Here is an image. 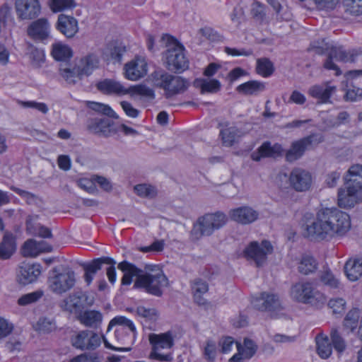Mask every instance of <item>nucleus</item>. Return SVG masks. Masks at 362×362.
Instances as JSON below:
<instances>
[{"mask_svg": "<svg viewBox=\"0 0 362 362\" xmlns=\"http://www.w3.org/2000/svg\"><path fill=\"white\" fill-rule=\"evenodd\" d=\"M254 308L260 311L274 312L282 309L279 298L275 294L263 292L252 300Z\"/></svg>", "mask_w": 362, "mask_h": 362, "instance_id": "15", "label": "nucleus"}, {"mask_svg": "<svg viewBox=\"0 0 362 362\" xmlns=\"http://www.w3.org/2000/svg\"><path fill=\"white\" fill-rule=\"evenodd\" d=\"M75 6L74 0H51L49 6L52 11L58 12Z\"/></svg>", "mask_w": 362, "mask_h": 362, "instance_id": "55", "label": "nucleus"}, {"mask_svg": "<svg viewBox=\"0 0 362 362\" xmlns=\"http://www.w3.org/2000/svg\"><path fill=\"white\" fill-rule=\"evenodd\" d=\"M43 296V292L36 291L30 293L23 295L18 300V305L21 306L28 305L29 304L37 302Z\"/></svg>", "mask_w": 362, "mask_h": 362, "instance_id": "52", "label": "nucleus"}, {"mask_svg": "<svg viewBox=\"0 0 362 362\" xmlns=\"http://www.w3.org/2000/svg\"><path fill=\"white\" fill-rule=\"evenodd\" d=\"M216 350L215 342L211 340H208L204 350V358L209 361H213L216 357Z\"/></svg>", "mask_w": 362, "mask_h": 362, "instance_id": "62", "label": "nucleus"}, {"mask_svg": "<svg viewBox=\"0 0 362 362\" xmlns=\"http://www.w3.org/2000/svg\"><path fill=\"white\" fill-rule=\"evenodd\" d=\"M289 182L296 191L305 192L311 186L312 177L309 172L301 168H295L290 173Z\"/></svg>", "mask_w": 362, "mask_h": 362, "instance_id": "17", "label": "nucleus"}, {"mask_svg": "<svg viewBox=\"0 0 362 362\" xmlns=\"http://www.w3.org/2000/svg\"><path fill=\"white\" fill-rule=\"evenodd\" d=\"M16 243L15 236L11 233H5L0 243V259H7L15 252Z\"/></svg>", "mask_w": 362, "mask_h": 362, "instance_id": "28", "label": "nucleus"}, {"mask_svg": "<svg viewBox=\"0 0 362 362\" xmlns=\"http://www.w3.org/2000/svg\"><path fill=\"white\" fill-rule=\"evenodd\" d=\"M13 17L12 16V9L7 4H4L0 8V23H7L12 21Z\"/></svg>", "mask_w": 362, "mask_h": 362, "instance_id": "63", "label": "nucleus"}, {"mask_svg": "<svg viewBox=\"0 0 362 362\" xmlns=\"http://www.w3.org/2000/svg\"><path fill=\"white\" fill-rule=\"evenodd\" d=\"M291 295L296 300L303 303H315V301L324 304L325 296L314 290L310 282H299L291 288Z\"/></svg>", "mask_w": 362, "mask_h": 362, "instance_id": "8", "label": "nucleus"}, {"mask_svg": "<svg viewBox=\"0 0 362 362\" xmlns=\"http://www.w3.org/2000/svg\"><path fill=\"white\" fill-rule=\"evenodd\" d=\"M346 189H339L338 192V204L342 208L353 207L361 201L360 194L362 192V165H352L345 177Z\"/></svg>", "mask_w": 362, "mask_h": 362, "instance_id": "4", "label": "nucleus"}, {"mask_svg": "<svg viewBox=\"0 0 362 362\" xmlns=\"http://www.w3.org/2000/svg\"><path fill=\"white\" fill-rule=\"evenodd\" d=\"M273 247L267 240H264L259 244L257 242H252L245 250L244 255L247 259L253 260L257 267L262 266L268 254L272 252Z\"/></svg>", "mask_w": 362, "mask_h": 362, "instance_id": "11", "label": "nucleus"}, {"mask_svg": "<svg viewBox=\"0 0 362 362\" xmlns=\"http://www.w3.org/2000/svg\"><path fill=\"white\" fill-rule=\"evenodd\" d=\"M97 88L106 94L115 93L117 95H125L129 90L119 82L111 79H105L96 85Z\"/></svg>", "mask_w": 362, "mask_h": 362, "instance_id": "29", "label": "nucleus"}, {"mask_svg": "<svg viewBox=\"0 0 362 362\" xmlns=\"http://www.w3.org/2000/svg\"><path fill=\"white\" fill-rule=\"evenodd\" d=\"M136 313L139 316L148 320H155L157 316V311L154 308H146L144 306H139L136 309Z\"/></svg>", "mask_w": 362, "mask_h": 362, "instance_id": "59", "label": "nucleus"}, {"mask_svg": "<svg viewBox=\"0 0 362 362\" xmlns=\"http://www.w3.org/2000/svg\"><path fill=\"white\" fill-rule=\"evenodd\" d=\"M227 221V216L221 211L206 214L198 218L194 223L191 235L194 240H199L202 236H209L214 230L225 226Z\"/></svg>", "mask_w": 362, "mask_h": 362, "instance_id": "6", "label": "nucleus"}, {"mask_svg": "<svg viewBox=\"0 0 362 362\" xmlns=\"http://www.w3.org/2000/svg\"><path fill=\"white\" fill-rule=\"evenodd\" d=\"M52 276L48 279L49 288L57 294H62L74 287L76 278L75 273L71 270L59 272L58 270H52Z\"/></svg>", "mask_w": 362, "mask_h": 362, "instance_id": "9", "label": "nucleus"}, {"mask_svg": "<svg viewBox=\"0 0 362 362\" xmlns=\"http://www.w3.org/2000/svg\"><path fill=\"white\" fill-rule=\"evenodd\" d=\"M199 32L206 39L211 41L220 40L222 38V37L217 32L214 31L209 27H205L204 28L200 29Z\"/></svg>", "mask_w": 362, "mask_h": 362, "instance_id": "64", "label": "nucleus"}, {"mask_svg": "<svg viewBox=\"0 0 362 362\" xmlns=\"http://www.w3.org/2000/svg\"><path fill=\"white\" fill-rule=\"evenodd\" d=\"M265 88L263 83L257 81H250L238 86L237 90L245 95H252L262 91Z\"/></svg>", "mask_w": 362, "mask_h": 362, "instance_id": "41", "label": "nucleus"}, {"mask_svg": "<svg viewBox=\"0 0 362 362\" xmlns=\"http://www.w3.org/2000/svg\"><path fill=\"white\" fill-rule=\"evenodd\" d=\"M283 148L279 144L272 145L270 142H264L257 149L251 154V158L255 161H259L262 158H276L281 156Z\"/></svg>", "mask_w": 362, "mask_h": 362, "instance_id": "20", "label": "nucleus"}, {"mask_svg": "<svg viewBox=\"0 0 362 362\" xmlns=\"http://www.w3.org/2000/svg\"><path fill=\"white\" fill-rule=\"evenodd\" d=\"M360 318V311L357 308H354L349 311L344 320V326L346 328L350 329L354 331L358 324Z\"/></svg>", "mask_w": 362, "mask_h": 362, "instance_id": "47", "label": "nucleus"}, {"mask_svg": "<svg viewBox=\"0 0 362 362\" xmlns=\"http://www.w3.org/2000/svg\"><path fill=\"white\" fill-rule=\"evenodd\" d=\"M113 122L107 118H95L92 119L88 125V130L100 136H109L112 132Z\"/></svg>", "mask_w": 362, "mask_h": 362, "instance_id": "24", "label": "nucleus"}, {"mask_svg": "<svg viewBox=\"0 0 362 362\" xmlns=\"http://www.w3.org/2000/svg\"><path fill=\"white\" fill-rule=\"evenodd\" d=\"M125 77L131 81H136L147 74V63L144 59L136 57L124 66Z\"/></svg>", "mask_w": 362, "mask_h": 362, "instance_id": "19", "label": "nucleus"}, {"mask_svg": "<svg viewBox=\"0 0 362 362\" xmlns=\"http://www.w3.org/2000/svg\"><path fill=\"white\" fill-rule=\"evenodd\" d=\"M346 11L354 16L362 15V0H344Z\"/></svg>", "mask_w": 362, "mask_h": 362, "instance_id": "53", "label": "nucleus"}, {"mask_svg": "<svg viewBox=\"0 0 362 362\" xmlns=\"http://www.w3.org/2000/svg\"><path fill=\"white\" fill-rule=\"evenodd\" d=\"M50 251H52V247L45 242H37L33 239H29L25 242L21 249L24 257H36L41 252Z\"/></svg>", "mask_w": 362, "mask_h": 362, "instance_id": "23", "label": "nucleus"}, {"mask_svg": "<svg viewBox=\"0 0 362 362\" xmlns=\"http://www.w3.org/2000/svg\"><path fill=\"white\" fill-rule=\"evenodd\" d=\"M78 318L85 326L96 328L101 324L103 315L99 311L86 310L81 313Z\"/></svg>", "mask_w": 362, "mask_h": 362, "instance_id": "32", "label": "nucleus"}, {"mask_svg": "<svg viewBox=\"0 0 362 362\" xmlns=\"http://www.w3.org/2000/svg\"><path fill=\"white\" fill-rule=\"evenodd\" d=\"M16 10L21 20H33L37 18L41 6L38 0H16Z\"/></svg>", "mask_w": 362, "mask_h": 362, "instance_id": "14", "label": "nucleus"}, {"mask_svg": "<svg viewBox=\"0 0 362 362\" xmlns=\"http://www.w3.org/2000/svg\"><path fill=\"white\" fill-rule=\"evenodd\" d=\"M166 50L163 53L165 67L170 71L181 73L189 66V61L185 54V48L176 39L169 35L162 37Z\"/></svg>", "mask_w": 362, "mask_h": 362, "instance_id": "5", "label": "nucleus"}, {"mask_svg": "<svg viewBox=\"0 0 362 362\" xmlns=\"http://www.w3.org/2000/svg\"><path fill=\"white\" fill-rule=\"evenodd\" d=\"M127 90L129 93H133L149 98H153L155 96L153 90L145 85L132 86Z\"/></svg>", "mask_w": 362, "mask_h": 362, "instance_id": "56", "label": "nucleus"}, {"mask_svg": "<svg viewBox=\"0 0 362 362\" xmlns=\"http://www.w3.org/2000/svg\"><path fill=\"white\" fill-rule=\"evenodd\" d=\"M244 133L235 127L226 125L220 132L222 143L226 146H232Z\"/></svg>", "mask_w": 362, "mask_h": 362, "instance_id": "31", "label": "nucleus"}, {"mask_svg": "<svg viewBox=\"0 0 362 362\" xmlns=\"http://www.w3.org/2000/svg\"><path fill=\"white\" fill-rule=\"evenodd\" d=\"M27 54L31 60L33 66L39 68L42 63L45 62L44 51L35 47L30 42H26Z\"/></svg>", "mask_w": 362, "mask_h": 362, "instance_id": "37", "label": "nucleus"}, {"mask_svg": "<svg viewBox=\"0 0 362 362\" xmlns=\"http://www.w3.org/2000/svg\"><path fill=\"white\" fill-rule=\"evenodd\" d=\"M28 35L35 41H42L49 37L47 24H30L27 29Z\"/></svg>", "mask_w": 362, "mask_h": 362, "instance_id": "36", "label": "nucleus"}, {"mask_svg": "<svg viewBox=\"0 0 362 362\" xmlns=\"http://www.w3.org/2000/svg\"><path fill=\"white\" fill-rule=\"evenodd\" d=\"M321 141L320 137L318 138L317 135L313 134L292 143L290 149L286 153V160L293 162L298 160L313 143L317 144Z\"/></svg>", "mask_w": 362, "mask_h": 362, "instance_id": "13", "label": "nucleus"}, {"mask_svg": "<svg viewBox=\"0 0 362 362\" xmlns=\"http://www.w3.org/2000/svg\"><path fill=\"white\" fill-rule=\"evenodd\" d=\"M330 337L335 350L339 353L343 352L346 349V342L337 329H332Z\"/></svg>", "mask_w": 362, "mask_h": 362, "instance_id": "49", "label": "nucleus"}, {"mask_svg": "<svg viewBox=\"0 0 362 362\" xmlns=\"http://www.w3.org/2000/svg\"><path fill=\"white\" fill-rule=\"evenodd\" d=\"M332 45L326 42L325 39L312 42L307 48V52H314L315 54L322 55L330 51Z\"/></svg>", "mask_w": 362, "mask_h": 362, "instance_id": "48", "label": "nucleus"}, {"mask_svg": "<svg viewBox=\"0 0 362 362\" xmlns=\"http://www.w3.org/2000/svg\"><path fill=\"white\" fill-rule=\"evenodd\" d=\"M115 263V260L108 257H103L100 258L93 259L89 264H83L85 270L84 279L88 285H89L93 279L94 275L98 271L101 269L103 264H112Z\"/></svg>", "mask_w": 362, "mask_h": 362, "instance_id": "25", "label": "nucleus"}, {"mask_svg": "<svg viewBox=\"0 0 362 362\" xmlns=\"http://www.w3.org/2000/svg\"><path fill=\"white\" fill-rule=\"evenodd\" d=\"M11 189L24 199L28 204H39L41 203L40 198L31 192L21 189L16 187H11Z\"/></svg>", "mask_w": 362, "mask_h": 362, "instance_id": "51", "label": "nucleus"}, {"mask_svg": "<svg viewBox=\"0 0 362 362\" xmlns=\"http://www.w3.org/2000/svg\"><path fill=\"white\" fill-rule=\"evenodd\" d=\"M302 221L305 235L318 241L344 235L351 227L349 216L336 208L321 209L315 216L305 213Z\"/></svg>", "mask_w": 362, "mask_h": 362, "instance_id": "1", "label": "nucleus"}, {"mask_svg": "<svg viewBox=\"0 0 362 362\" xmlns=\"http://www.w3.org/2000/svg\"><path fill=\"white\" fill-rule=\"evenodd\" d=\"M127 51L126 45L119 41H112L108 43L103 50V55L107 59H112L120 62L122 57Z\"/></svg>", "mask_w": 362, "mask_h": 362, "instance_id": "26", "label": "nucleus"}, {"mask_svg": "<svg viewBox=\"0 0 362 362\" xmlns=\"http://www.w3.org/2000/svg\"><path fill=\"white\" fill-rule=\"evenodd\" d=\"M317 351L322 358H327L332 354V346L327 337H316Z\"/></svg>", "mask_w": 362, "mask_h": 362, "instance_id": "42", "label": "nucleus"}, {"mask_svg": "<svg viewBox=\"0 0 362 362\" xmlns=\"http://www.w3.org/2000/svg\"><path fill=\"white\" fill-rule=\"evenodd\" d=\"M238 351H240L245 359L251 358L257 350V345L248 338H245L243 344L236 342Z\"/></svg>", "mask_w": 362, "mask_h": 362, "instance_id": "40", "label": "nucleus"}, {"mask_svg": "<svg viewBox=\"0 0 362 362\" xmlns=\"http://www.w3.org/2000/svg\"><path fill=\"white\" fill-rule=\"evenodd\" d=\"M344 99L346 101H356L362 99V88L354 87L347 90L346 94L344 96Z\"/></svg>", "mask_w": 362, "mask_h": 362, "instance_id": "61", "label": "nucleus"}, {"mask_svg": "<svg viewBox=\"0 0 362 362\" xmlns=\"http://www.w3.org/2000/svg\"><path fill=\"white\" fill-rule=\"evenodd\" d=\"M334 58L343 62H354L355 56L354 54L346 52L342 47H335L332 45L329 51Z\"/></svg>", "mask_w": 362, "mask_h": 362, "instance_id": "46", "label": "nucleus"}, {"mask_svg": "<svg viewBox=\"0 0 362 362\" xmlns=\"http://www.w3.org/2000/svg\"><path fill=\"white\" fill-rule=\"evenodd\" d=\"M336 86H331L329 82H326L320 85H315L310 88L308 93L313 98H317L321 103H327L329 102L331 95L335 93Z\"/></svg>", "mask_w": 362, "mask_h": 362, "instance_id": "22", "label": "nucleus"}, {"mask_svg": "<svg viewBox=\"0 0 362 362\" xmlns=\"http://www.w3.org/2000/svg\"><path fill=\"white\" fill-rule=\"evenodd\" d=\"M228 215L232 221L246 225L255 221L258 218L259 213L250 206H243L230 209Z\"/></svg>", "mask_w": 362, "mask_h": 362, "instance_id": "18", "label": "nucleus"}, {"mask_svg": "<svg viewBox=\"0 0 362 362\" xmlns=\"http://www.w3.org/2000/svg\"><path fill=\"white\" fill-rule=\"evenodd\" d=\"M319 278L324 285L331 288H337L339 286V281L334 276L331 270L327 267H324L320 272Z\"/></svg>", "mask_w": 362, "mask_h": 362, "instance_id": "43", "label": "nucleus"}, {"mask_svg": "<svg viewBox=\"0 0 362 362\" xmlns=\"http://www.w3.org/2000/svg\"><path fill=\"white\" fill-rule=\"evenodd\" d=\"M98 63L99 60L97 56L90 54L81 58L77 66L83 76L90 75L93 69L98 67Z\"/></svg>", "mask_w": 362, "mask_h": 362, "instance_id": "35", "label": "nucleus"}, {"mask_svg": "<svg viewBox=\"0 0 362 362\" xmlns=\"http://www.w3.org/2000/svg\"><path fill=\"white\" fill-rule=\"evenodd\" d=\"M193 86L200 90L201 93H216L221 89V83L216 79L197 78Z\"/></svg>", "mask_w": 362, "mask_h": 362, "instance_id": "30", "label": "nucleus"}, {"mask_svg": "<svg viewBox=\"0 0 362 362\" xmlns=\"http://www.w3.org/2000/svg\"><path fill=\"white\" fill-rule=\"evenodd\" d=\"M55 322L48 317L40 318L36 324L35 329L44 333H48L55 329Z\"/></svg>", "mask_w": 362, "mask_h": 362, "instance_id": "54", "label": "nucleus"}, {"mask_svg": "<svg viewBox=\"0 0 362 362\" xmlns=\"http://www.w3.org/2000/svg\"><path fill=\"white\" fill-rule=\"evenodd\" d=\"M118 269L123 273L122 284L129 285L132 278L136 276L134 287L143 288L151 295L160 297L163 288L168 286V279L157 265H148L144 269L137 268L134 264L123 261L118 264Z\"/></svg>", "mask_w": 362, "mask_h": 362, "instance_id": "2", "label": "nucleus"}, {"mask_svg": "<svg viewBox=\"0 0 362 362\" xmlns=\"http://www.w3.org/2000/svg\"><path fill=\"white\" fill-rule=\"evenodd\" d=\"M344 272L350 281L358 280L362 276V257L350 258L344 265Z\"/></svg>", "mask_w": 362, "mask_h": 362, "instance_id": "27", "label": "nucleus"}, {"mask_svg": "<svg viewBox=\"0 0 362 362\" xmlns=\"http://www.w3.org/2000/svg\"><path fill=\"white\" fill-rule=\"evenodd\" d=\"M150 343L153 346V351L150 354L151 358L160 361H172L173 358L170 353L163 354L162 349H170L174 345V339L170 332L156 334H151L148 337Z\"/></svg>", "mask_w": 362, "mask_h": 362, "instance_id": "7", "label": "nucleus"}, {"mask_svg": "<svg viewBox=\"0 0 362 362\" xmlns=\"http://www.w3.org/2000/svg\"><path fill=\"white\" fill-rule=\"evenodd\" d=\"M73 346L81 350H94L101 344V337L90 330L79 332L71 338Z\"/></svg>", "mask_w": 362, "mask_h": 362, "instance_id": "12", "label": "nucleus"}, {"mask_svg": "<svg viewBox=\"0 0 362 362\" xmlns=\"http://www.w3.org/2000/svg\"><path fill=\"white\" fill-rule=\"evenodd\" d=\"M52 54L57 60L65 61L72 56V52L67 45L56 44L53 46Z\"/></svg>", "mask_w": 362, "mask_h": 362, "instance_id": "45", "label": "nucleus"}, {"mask_svg": "<svg viewBox=\"0 0 362 362\" xmlns=\"http://www.w3.org/2000/svg\"><path fill=\"white\" fill-rule=\"evenodd\" d=\"M257 71L262 76L268 77L274 71V64L268 58L258 59L257 60Z\"/></svg>", "mask_w": 362, "mask_h": 362, "instance_id": "44", "label": "nucleus"}, {"mask_svg": "<svg viewBox=\"0 0 362 362\" xmlns=\"http://www.w3.org/2000/svg\"><path fill=\"white\" fill-rule=\"evenodd\" d=\"M60 75L69 84H75L83 77L77 64L71 67L66 64H62L59 67Z\"/></svg>", "mask_w": 362, "mask_h": 362, "instance_id": "33", "label": "nucleus"}, {"mask_svg": "<svg viewBox=\"0 0 362 362\" xmlns=\"http://www.w3.org/2000/svg\"><path fill=\"white\" fill-rule=\"evenodd\" d=\"M171 75L165 70L158 69L151 74L150 79L153 86L163 88L165 91Z\"/></svg>", "mask_w": 362, "mask_h": 362, "instance_id": "38", "label": "nucleus"}, {"mask_svg": "<svg viewBox=\"0 0 362 362\" xmlns=\"http://www.w3.org/2000/svg\"><path fill=\"white\" fill-rule=\"evenodd\" d=\"M194 300L198 305H205L206 300L203 297L209 290V285L206 281L201 279H194L192 284Z\"/></svg>", "mask_w": 362, "mask_h": 362, "instance_id": "34", "label": "nucleus"}, {"mask_svg": "<svg viewBox=\"0 0 362 362\" xmlns=\"http://www.w3.org/2000/svg\"><path fill=\"white\" fill-rule=\"evenodd\" d=\"M18 103L23 107L36 109L43 114L47 113L49 110L47 105L44 103L18 100Z\"/></svg>", "mask_w": 362, "mask_h": 362, "instance_id": "58", "label": "nucleus"}, {"mask_svg": "<svg viewBox=\"0 0 362 362\" xmlns=\"http://www.w3.org/2000/svg\"><path fill=\"white\" fill-rule=\"evenodd\" d=\"M135 336L136 327L133 322L125 317L117 316L110 322L103 339L107 348L128 351L131 350Z\"/></svg>", "mask_w": 362, "mask_h": 362, "instance_id": "3", "label": "nucleus"}, {"mask_svg": "<svg viewBox=\"0 0 362 362\" xmlns=\"http://www.w3.org/2000/svg\"><path fill=\"white\" fill-rule=\"evenodd\" d=\"M346 302L342 298L331 299L328 303V306L332 310L333 313L340 314L345 309Z\"/></svg>", "mask_w": 362, "mask_h": 362, "instance_id": "60", "label": "nucleus"}, {"mask_svg": "<svg viewBox=\"0 0 362 362\" xmlns=\"http://www.w3.org/2000/svg\"><path fill=\"white\" fill-rule=\"evenodd\" d=\"M189 86L187 80L181 76L171 75L164 95L166 98H170L176 95L184 93Z\"/></svg>", "mask_w": 362, "mask_h": 362, "instance_id": "21", "label": "nucleus"}, {"mask_svg": "<svg viewBox=\"0 0 362 362\" xmlns=\"http://www.w3.org/2000/svg\"><path fill=\"white\" fill-rule=\"evenodd\" d=\"M317 269V261L313 257L309 255L303 256L298 267V272L304 275H308L313 273Z\"/></svg>", "mask_w": 362, "mask_h": 362, "instance_id": "39", "label": "nucleus"}, {"mask_svg": "<svg viewBox=\"0 0 362 362\" xmlns=\"http://www.w3.org/2000/svg\"><path fill=\"white\" fill-rule=\"evenodd\" d=\"M134 191L139 196L146 198H153L157 194L154 187L146 184L136 185Z\"/></svg>", "mask_w": 362, "mask_h": 362, "instance_id": "50", "label": "nucleus"}, {"mask_svg": "<svg viewBox=\"0 0 362 362\" xmlns=\"http://www.w3.org/2000/svg\"><path fill=\"white\" fill-rule=\"evenodd\" d=\"M57 30L66 37H74L78 30V24H57Z\"/></svg>", "mask_w": 362, "mask_h": 362, "instance_id": "57", "label": "nucleus"}, {"mask_svg": "<svg viewBox=\"0 0 362 362\" xmlns=\"http://www.w3.org/2000/svg\"><path fill=\"white\" fill-rule=\"evenodd\" d=\"M93 303V298H90L86 293L76 291L64 299L60 303V308L64 311L78 315L84 308Z\"/></svg>", "mask_w": 362, "mask_h": 362, "instance_id": "10", "label": "nucleus"}, {"mask_svg": "<svg viewBox=\"0 0 362 362\" xmlns=\"http://www.w3.org/2000/svg\"><path fill=\"white\" fill-rule=\"evenodd\" d=\"M40 274L41 266L39 264L23 262L18 269L17 280L23 285H27L35 281Z\"/></svg>", "mask_w": 362, "mask_h": 362, "instance_id": "16", "label": "nucleus"}]
</instances>
